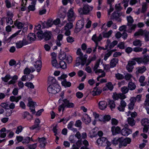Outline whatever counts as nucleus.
I'll return each instance as SVG.
<instances>
[{"label": "nucleus", "instance_id": "1", "mask_svg": "<svg viewBox=\"0 0 149 149\" xmlns=\"http://www.w3.org/2000/svg\"><path fill=\"white\" fill-rule=\"evenodd\" d=\"M76 54L79 57L77 58L76 60V66L80 64L83 65L85 64L86 65H88L90 63L91 61L94 60L95 59V56L92 58L91 61L89 59L86 60L87 58V55H85L83 56V54L82 52L81 49L80 48H79L77 49Z\"/></svg>", "mask_w": 149, "mask_h": 149}, {"label": "nucleus", "instance_id": "2", "mask_svg": "<svg viewBox=\"0 0 149 149\" xmlns=\"http://www.w3.org/2000/svg\"><path fill=\"white\" fill-rule=\"evenodd\" d=\"M101 59H98L96 62L95 66L93 68V70L95 73L97 74H99L100 73H101V75L99 76L97 78V81H99V79L100 78L104 77L105 75V72L102 69H98L97 68L99 67Z\"/></svg>", "mask_w": 149, "mask_h": 149}, {"label": "nucleus", "instance_id": "3", "mask_svg": "<svg viewBox=\"0 0 149 149\" xmlns=\"http://www.w3.org/2000/svg\"><path fill=\"white\" fill-rule=\"evenodd\" d=\"M93 115L95 118L98 119L99 121L105 123L109 121L111 119V117L109 115H99L96 112H93Z\"/></svg>", "mask_w": 149, "mask_h": 149}, {"label": "nucleus", "instance_id": "4", "mask_svg": "<svg viewBox=\"0 0 149 149\" xmlns=\"http://www.w3.org/2000/svg\"><path fill=\"white\" fill-rule=\"evenodd\" d=\"M60 87L59 84L49 85L47 88V91L49 93L56 94L60 91Z\"/></svg>", "mask_w": 149, "mask_h": 149}, {"label": "nucleus", "instance_id": "5", "mask_svg": "<svg viewBox=\"0 0 149 149\" xmlns=\"http://www.w3.org/2000/svg\"><path fill=\"white\" fill-rule=\"evenodd\" d=\"M120 139V142L118 145L119 148L126 146L127 144H130L132 141V139L129 137L124 139L123 137H121Z\"/></svg>", "mask_w": 149, "mask_h": 149}, {"label": "nucleus", "instance_id": "6", "mask_svg": "<svg viewBox=\"0 0 149 149\" xmlns=\"http://www.w3.org/2000/svg\"><path fill=\"white\" fill-rule=\"evenodd\" d=\"M58 102L59 103L63 102L64 106L68 108H73L74 106V103L70 102L67 99L64 98L62 96L60 98Z\"/></svg>", "mask_w": 149, "mask_h": 149}, {"label": "nucleus", "instance_id": "7", "mask_svg": "<svg viewBox=\"0 0 149 149\" xmlns=\"http://www.w3.org/2000/svg\"><path fill=\"white\" fill-rule=\"evenodd\" d=\"M67 19L70 22H73L76 17V15L74 13L73 8L69 9L67 13Z\"/></svg>", "mask_w": 149, "mask_h": 149}, {"label": "nucleus", "instance_id": "8", "mask_svg": "<svg viewBox=\"0 0 149 149\" xmlns=\"http://www.w3.org/2000/svg\"><path fill=\"white\" fill-rule=\"evenodd\" d=\"M93 9V7L90 6L88 5H86L84 6L83 9L81 8H79L78 9V12L81 14H86L92 10Z\"/></svg>", "mask_w": 149, "mask_h": 149}, {"label": "nucleus", "instance_id": "9", "mask_svg": "<svg viewBox=\"0 0 149 149\" xmlns=\"http://www.w3.org/2000/svg\"><path fill=\"white\" fill-rule=\"evenodd\" d=\"M127 126H128L127 125H125L124 127L121 130V134L123 136H127L132 132V130L127 128Z\"/></svg>", "mask_w": 149, "mask_h": 149}, {"label": "nucleus", "instance_id": "10", "mask_svg": "<svg viewBox=\"0 0 149 149\" xmlns=\"http://www.w3.org/2000/svg\"><path fill=\"white\" fill-rule=\"evenodd\" d=\"M111 131L113 135H116L121 132V129L118 126H113L111 128Z\"/></svg>", "mask_w": 149, "mask_h": 149}, {"label": "nucleus", "instance_id": "11", "mask_svg": "<svg viewBox=\"0 0 149 149\" xmlns=\"http://www.w3.org/2000/svg\"><path fill=\"white\" fill-rule=\"evenodd\" d=\"M136 64V62L134 60H132L128 62L126 66V68L129 72H131L132 71V69L134 68L133 65H135Z\"/></svg>", "mask_w": 149, "mask_h": 149}, {"label": "nucleus", "instance_id": "12", "mask_svg": "<svg viewBox=\"0 0 149 149\" xmlns=\"http://www.w3.org/2000/svg\"><path fill=\"white\" fill-rule=\"evenodd\" d=\"M37 105L36 103L32 101H29L28 106L29 107L31 112L32 113L34 114L35 113V107Z\"/></svg>", "mask_w": 149, "mask_h": 149}, {"label": "nucleus", "instance_id": "13", "mask_svg": "<svg viewBox=\"0 0 149 149\" xmlns=\"http://www.w3.org/2000/svg\"><path fill=\"white\" fill-rule=\"evenodd\" d=\"M33 65L36 68L37 71L39 72L41 70L42 68V62L40 60H38L33 63Z\"/></svg>", "mask_w": 149, "mask_h": 149}, {"label": "nucleus", "instance_id": "14", "mask_svg": "<svg viewBox=\"0 0 149 149\" xmlns=\"http://www.w3.org/2000/svg\"><path fill=\"white\" fill-rule=\"evenodd\" d=\"M107 104V102L104 100L100 101L98 103V107L101 110H104L106 109Z\"/></svg>", "mask_w": 149, "mask_h": 149}, {"label": "nucleus", "instance_id": "15", "mask_svg": "<svg viewBox=\"0 0 149 149\" xmlns=\"http://www.w3.org/2000/svg\"><path fill=\"white\" fill-rule=\"evenodd\" d=\"M130 102L128 104V109L129 110H133L134 107V104L136 102L135 97H131L130 99Z\"/></svg>", "mask_w": 149, "mask_h": 149}, {"label": "nucleus", "instance_id": "16", "mask_svg": "<svg viewBox=\"0 0 149 149\" xmlns=\"http://www.w3.org/2000/svg\"><path fill=\"white\" fill-rule=\"evenodd\" d=\"M118 43V42L116 41H114L112 42L111 43L110 40H108L107 41V45H106V49H108V47L110 49H111L113 48Z\"/></svg>", "mask_w": 149, "mask_h": 149}, {"label": "nucleus", "instance_id": "17", "mask_svg": "<svg viewBox=\"0 0 149 149\" xmlns=\"http://www.w3.org/2000/svg\"><path fill=\"white\" fill-rule=\"evenodd\" d=\"M106 138L104 137L98 139L96 141L97 145L99 146H103L105 145V141H106Z\"/></svg>", "mask_w": 149, "mask_h": 149}, {"label": "nucleus", "instance_id": "18", "mask_svg": "<svg viewBox=\"0 0 149 149\" xmlns=\"http://www.w3.org/2000/svg\"><path fill=\"white\" fill-rule=\"evenodd\" d=\"M127 103L124 100H121L120 102V105L118 107V109L120 111H123Z\"/></svg>", "mask_w": 149, "mask_h": 149}, {"label": "nucleus", "instance_id": "19", "mask_svg": "<svg viewBox=\"0 0 149 149\" xmlns=\"http://www.w3.org/2000/svg\"><path fill=\"white\" fill-rule=\"evenodd\" d=\"M48 82L49 85H56L59 84L56 79L54 77L49 76L48 78Z\"/></svg>", "mask_w": 149, "mask_h": 149}, {"label": "nucleus", "instance_id": "20", "mask_svg": "<svg viewBox=\"0 0 149 149\" xmlns=\"http://www.w3.org/2000/svg\"><path fill=\"white\" fill-rule=\"evenodd\" d=\"M22 116L24 119H26L27 120H31L32 118V116L27 111H25L22 114Z\"/></svg>", "mask_w": 149, "mask_h": 149}, {"label": "nucleus", "instance_id": "21", "mask_svg": "<svg viewBox=\"0 0 149 149\" xmlns=\"http://www.w3.org/2000/svg\"><path fill=\"white\" fill-rule=\"evenodd\" d=\"M35 70L34 68L32 67L30 68L26 67L24 70V74H28L34 72Z\"/></svg>", "mask_w": 149, "mask_h": 149}, {"label": "nucleus", "instance_id": "22", "mask_svg": "<svg viewBox=\"0 0 149 149\" xmlns=\"http://www.w3.org/2000/svg\"><path fill=\"white\" fill-rule=\"evenodd\" d=\"M84 122L87 124L89 123L91 121V118L87 114H85L82 119Z\"/></svg>", "mask_w": 149, "mask_h": 149}, {"label": "nucleus", "instance_id": "23", "mask_svg": "<svg viewBox=\"0 0 149 149\" xmlns=\"http://www.w3.org/2000/svg\"><path fill=\"white\" fill-rule=\"evenodd\" d=\"M92 40L96 44V45H97V42H98L102 40V37L100 35H99V36L97 37L96 35L95 34L92 36Z\"/></svg>", "mask_w": 149, "mask_h": 149}, {"label": "nucleus", "instance_id": "24", "mask_svg": "<svg viewBox=\"0 0 149 149\" xmlns=\"http://www.w3.org/2000/svg\"><path fill=\"white\" fill-rule=\"evenodd\" d=\"M84 22L83 20H79L77 22L76 24V27L79 30L82 28L84 26Z\"/></svg>", "mask_w": 149, "mask_h": 149}, {"label": "nucleus", "instance_id": "25", "mask_svg": "<svg viewBox=\"0 0 149 149\" xmlns=\"http://www.w3.org/2000/svg\"><path fill=\"white\" fill-rule=\"evenodd\" d=\"M102 92V90L100 88L95 89L91 92V93L93 96L100 95Z\"/></svg>", "mask_w": 149, "mask_h": 149}, {"label": "nucleus", "instance_id": "26", "mask_svg": "<svg viewBox=\"0 0 149 149\" xmlns=\"http://www.w3.org/2000/svg\"><path fill=\"white\" fill-rule=\"evenodd\" d=\"M21 98V96H19L17 97L14 96H12L10 97V100L11 102H15L17 103Z\"/></svg>", "mask_w": 149, "mask_h": 149}, {"label": "nucleus", "instance_id": "27", "mask_svg": "<svg viewBox=\"0 0 149 149\" xmlns=\"http://www.w3.org/2000/svg\"><path fill=\"white\" fill-rule=\"evenodd\" d=\"M39 142L40 143V147L44 148L45 145L46 139L45 138L42 137L41 138H39Z\"/></svg>", "mask_w": 149, "mask_h": 149}, {"label": "nucleus", "instance_id": "28", "mask_svg": "<svg viewBox=\"0 0 149 149\" xmlns=\"http://www.w3.org/2000/svg\"><path fill=\"white\" fill-rule=\"evenodd\" d=\"M63 36L61 34H59L57 36V40L56 44L58 46H60L61 45V41L62 40Z\"/></svg>", "mask_w": 149, "mask_h": 149}, {"label": "nucleus", "instance_id": "29", "mask_svg": "<svg viewBox=\"0 0 149 149\" xmlns=\"http://www.w3.org/2000/svg\"><path fill=\"white\" fill-rule=\"evenodd\" d=\"M136 72L138 73H143L146 70V67L144 66L138 67L136 68Z\"/></svg>", "mask_w": 149, "mask_h": 149}, {"label": "nucleus", "instance_id": "30", "mask_svg": "<svg viewBox=\"0 0 149 149\" xmlns=\"http://www.w3.org/2000/svg\"><path fill=\"white\" fill-rule=\"evenodd\" d=\"M40 120L39 119H36L35 120V125L30 127V129L31 130H34V129L38 127L39 126V125L40 123Z\"/></svg>", "mask_w": 149, "mask_h": 149}, {"label": "nucleus", "instance_id": "31", "mask_svg": "<svg viewBox=\"0 0 149 149\" xmlns=\"http://www.w3.org/2000/svg\"><path fill=\"white\" fill-rule=\"evenodd\" d=\"M141 125L143 126H149V120L147 118H144L141 120Z\"/></svg>", "mask_w": 149, "mask_h": 149}, {"label": "nucleus", "instance_id": "32", "mask_svg": "<svg viewBox=\"0 0 149 149\" xmlns=\"http://www.w3.org/2000/svg\"><path fill=\"white\" fill-rule=\"evenodd\" d=\"M147 33V31H143L142 30L140 29L138 31L136 32L134 34L135 36H143L144 33Z\"/></svg>", "mask_w": 149, "mask_h": 149}, {"label": "nucleus", "instance_id": "33", "mask_svg": "<svg viewBox=\"0 0 149 149\" xmlns=\"http://www.w3.org/2000/svg\"><path fill=\"white\" fill-rule=\"evenodd\" d=\"M44 34V39L46 40H48L49 39L51 36V33L49 31H46Z\"/></svg>", "mask_w": 149, "mask_h": 149}, {"label": "nucleus", "instance_id": "34", "mask_svg": "<svg viewBox=\"0 0 149 149\" xmlns=\"http://www.w3.org/2000/svg\"><path fill=\"white\" fill-rule=\"evenodd\" d=\"M36 1H32L31 5H30L28 7V9L29 10L33 11L35 10V5Z\"/></svg>", "mask_w": 149, "mask_h": 149}, {"label": "nucleus", "instance_id": "35", "mask_svg": "<svg viewBox=\"0 0 149 149\" xmlns=\"http://www.w3.org/2000/svg\"><path fill=\"white\" fill-rule=\"evenodd\" d=\"M147 8V5L145 2H143L141 4V13H144L145 12Z\"/></svg>", "mask_w": 149, "mask_h": 149}, {"label": "nucleus", "instance_id": "36", "mask_svg": "<svg viewBox=\"0 0 149 149\" xmlns=\"http://www.w3.org/2000/svg\"><path fill=\"white\" fill-rule=\"evenodd\" d=\"M127 122L128 124L131 126H133L135 125V121L133 118L129 117L127 118Z\"/></svg>", "mask_w": 149, "mask_h": 149}, {"label": "nucleus", "instance_id": "37", "mask_svg": "<svg viewBox=\"0 0 149 149\" xmlns=\"http://www.w3.org/2000/svg\"><path fill=\"white\" fill-rule=\"evenodd\" d=\"M118 60L117 58H113L112 59L110 63V65L111 68H113L116 66L118 63Z\"/></svg>", "mask_w": 149, "mask_h": 149}, {"label": "nucleus", "instance_id": "38", "mask_svg": "<svg viewBox=\"0 0 149 149\" xmlns=\"http://www.w3.org/2000/svg\"><path fill=\"white\" fill-rule=\"evenodd\" d=\"M67 77L68 75L67 74H65L64 73H62L60 76L58 77L57 79L58 81L62 82L63 81H64V80H65V79L67 78Z\"/></svg>", "mask_w": 149, "mask_h": 149}, {"label": "nucleus", "instance_id": "39", "mask_svg": "<svg viewBox=\"0 0 149 149\" xmlns=\"http://www.w3.org/2000/svg\"><path fill=\"white\" fill-rule=\"evenodd\" d=\"M128 89L130 90H133L135 89L136 87L135 84L132 82H129L128 84Z\"/></svg>", "mask_w": 149, "mask_h": 149}, {"label": "nucleus", "instance_id": "40", "mask_svg": "<svg viewBox=\"0 0 149 149\" xmlns=\"http://www.w3.org/2000/svg\"><path fill=\"white\" fill-rule=\"evenodd\" d=\"M28 39L31 41L35 40L36 39V37L35 34L33 33H30L28 36Z\"/></svg>", "mask_w": 149, "mask_h": 149}, {"label": "nucleus", "instance_id": "41", "mask_svg": "<svg viewBox=\"0 0 149 149\" xmlns=\"http://www.w3.org/2000/svg\"><path fill=\"white\" fill-rule=\"evenodd\" d=\"M6 129L5 127L2 128L0 130V137L4 138L6 136V134L5 132L6 131Z\"/></svg>", "mask_w": 149, "mask_h": 149}, {"label": "nucleus", "instance_id": "42", "mask_svg": "<svg viewBox=\"0 0 149 149\" xmlns=\"http://www.w3.org/2000/svg\"><path fill=\"white\" fill-rule=\"evenodd\" d=\"M51 64L53 67L56 68H58L59 67V64L57 62L56 59L54 60H51Z\"/></svg>", "mask_w": 149, "mask_h": 149}, {"label": "nucleus", "instance_id": "43", "mask_svg": "<svg viewBox=\"0 0 149 149\" xmlns=\"http://www.w3.org/2000/svg\"><path fill=\"white\" fill-rule=\"evenodd\" d=\"M133 44L136 46L141 47L142 45L141 41L139 40H136L133 42Z\"/></svg>", "mask_w": 149, "mask_h": 149}, {"label": "nucleus", "instance_id": "44", "mask_svg": "<svg viewBox=\"0 0 149 149\" xmlns=\"http://www.w3.org/2000/svg\"><path fill=\"white\" fill-rule=\"evenodd\" d=\"M62 85L65 87H69L71 85V83L70 82H68L66 79L64 80L61 82Z\"/></svg>", "mask_w": 149, "mask_h": 149}, {"label": "nucleus", "instance_id": "45", "mask_svg": "<svg viewBox=\"0 0 149 149\" xmlns=\"http://www.w3.org/2000/svg\"><path fill=\"white\" fill-rule=\"evenodd\" d=\"M24 44V40H23L22 41H19L16 43V47L17 48H21Z\"/></svg>", "mask_w": 149, "mask_h": 149}, {"label": "nucleus", "instance_id": "46", "mask_svg": "<svg viewBox=\"0 0 149 149\" xmlns=\"http://www.w3.org/2000/svg\"><path fill=\"white\" fill-rule=\"evenodd\" d=\"M15 25L17 26L18 29H21L24 25L22 23L18 21H16L14 23Z\"/></svg>", "mask_w": 149, "mask_h": 149}, {"label": "nucleus", "instance_id": "47", "mask_svg": "<svg viewBox=\"0 0 149 149\" xmlns=\"http://www.w3.org/2000/svg\"><path fill=\"white\" fill-rule=\"evenodd\" d=\"M37 36L39 40H41L43 38H44V33H43L42 31H41L38 32L37 33Z\"/></svg>", "mask_w": 149, "mask_h": 149}, {"label": "nucleus", "instance_id": "48", "mask_svg": "<svg viewBox=\"0 0 149 149\" xmlns=\"http://www.w3.org/2000/svg\"><path fill=\"white\" fill-rule=\"evenodd\" d=\"M18 76L16 75H15L12 78V79L9 82L10 84H13L16 82V80L18 79Z\"/></svg>", "mask_w": 149, "mask_h": 149}, {"label": "nucleus", "instance_id": "49", "mask_svg": "<svg viewBox=\"0 0 149 149\" xmlns=\"http://www.w3.org/2000/svg\"><path fill=\"white\" fill-rule=\"evenodd\" d=\"M120 138H115L112 141V143L115 145H116L120 143Z\"/></svg>", "mask_w": 149, "mask_h": 149}, {"label": "nucleus", "instance_id": "50", "mask_svg": "<svg viewBox=\"0 0 149 149\" xmlns=\"http://www.w3.org/2000/svg\"><path fill=\"white\" fill-rule=\"evenodd\" d=\"M60 67L63 69H65L67 68V65L66 63L63 61H61L59 63Z\"/></svg>", "mask_w": 149, "mask_h": 149}, {"label": "nucleus", "instance_id": "51", "mask_svg": "<svg viewBox=\"0 0 149 149\" xmlns=\"http://www.w3.org/2000/svg\"><path fill=\"white\" fill-rule=\"evenodd\" d=\"M129 29L127 30V32L129 33H131L133 30H134L136 28V25L135 24L132 25H129Z\"/></svg>", "mask_w": 149, "mask_h": 149}, {"label": "nucleus", "instance_id": "52", "mask_svg": "<svg viewBox=\"0 0 149 149\" xmlns=\"http://www.w3.org/2000/svg\"><path fill=\"white\" fill-rule=\"evenodd\" d=\"M108 105L111 109L114 108L116 106L114 101L112 100L109 101Z\"/></svg>", "mask_w": 149, "mask_h": 149}, {"label": "nucleus", "instance_id": "53", "mask_svg": "<svg viewBox=\"0 0 149 149\" xmlns=\"http://www.w3.org/2000/svg\"><path fill=\"white\" fill-rule=\"evenodd\" d=\"M66 55L64 52H61L59 55V58L61 60H64L66 57Z\"/></svg>", "mask_w": 149, "mask_h": 149}, {"label": "nucleus", "instance_id": "54", "mask_svg": "<svg viewBox=\"0 0 149 149\" xmlns=\"http://www.w3.org/2000/svg\"><path fill=\"white\" fill-rule=\"evenodd\" d=\"M66 60L67 62L68 63H71L73 60V58L72 56L70 55H68L66 56Z\"/></svg>", "mask_w": 149, "mask_h": 149}, {"label": "nucleus", "instance_id": "55", "mask_svg": "<svg viewBox=\"0 0 149 149\" xmlns=\"http://www.w3.org/2000/svg\"><path fill=\"white\" fill-rule=\"evenodd\" d=\"M115 51V49H113L108 52L106 54L104 57V59L105 61L107 60L108 58L111 55L112 52H114Z\"/></svg>", "mask_w": 149, "mask_h": 149}, {"label": "nucleus", "instance_id": "56", "mask_svg": "<svg viewBox=\"0 0 149 149\" xmlns=\"http://www.w3.org/2000/svg\"><path fill=\"white\" fill-rule=\"evenodd\" d=\"M72 23L70 22L67 23L65 26V29H68L70 30L73 27Z\"/></svg>", "mask_w": 149, "mask_h": 149}, {"label": "nucleus", "instance_id": "57", "mask_svg": "<svg viewBox=\"0 0 149 149\" xmlns=\"http://www.w3.org/2000/svg\"><path fill=\"white\" fill-rule=\"evenodd\" d=\"M24 85L29 88L33 89L34 88V85L31 82H26L25 84Z\"/></svg>", "mask_w": 149, "mask_h": 149}, {"label": "nucleus", "instance_id": "58", "mask_svg": "<svg viewBox=\"0 0 149 149\" xmlns=\"http://www.w3.org/2000/svg\"><path fill=\"white\" fill-rule=\"evenodd\" d=\"M46 27H50L54 24L53 20L52 19H49L46 23Z\"/></svg>", "mask_w": 149, "mask_h": 149}, {"label": "nucleus", "instance_id": "59", "mask_svg": "<svg viewBox=\"0 0 149 149\" xmlns=\"http://www.w3.org/2000/svg\"><path fill=\"white\" fill-rule=\"evenodd\" d=\"M143 63L144 64H146L149 62V56H144L143 58Z\"/></svg>", "mask_w": 149, "mask_h": 149}, {"label": "nucleus", "instance_id": "60", "mask_svg": "<svg viewBox=\"0 0 149 149\" xmlns=\"http://www.w3.org/2000/svg\"><path fill=\"white\" fill-rule=\"evenodd\" d=\"M11 78L9 74L6 75L5 77H2V80L5 82L8 81Z\"/></svg>", "mask_w": 149, "mask_h": 149}, {"label": "nucleus", "instance_id": "61", "mask_svg": "<svg viewBox=\"0 0 149 149\" xmlns=\"http://www.w3.org/2000/svg\"><path fill=\"white\" fill-rule=\"evenodd\" d=\"M106 86L110 90H112L113 88V86L111 82H109L107 83Z\"/></svg>", "mask_w": 149, "mask_h": 149}, {"label": "nucleus", "instance_id": "62", "mask_svg": "<svg viewBox=\"0 0 149 149\" xmlns=\"http://www.w3.org/2000/svg\"><path fill=\"white\" fill-rule=\"evenodd\" d=\"M132 60H135V62L136 61L139 64L143 63V58H136Z\"/></svg>", "mask_w": 149, "mask_h": 149}, {"label": "nucleus", "instance_id": "63", "mask_svg": "<svg viewBox=\"0 0 149 149\" xmlns=\"http://www.w3.org/2000/svg\"><path fill=\"white\" fill-rule=\"evenodd\" d=\"M129 89L126 87H123L121 88V91L124 94H125L128 93Z\"/></svg>", "mask_w": 149, "mask_h": 149}, {"label": "nucleus", "instance_id": "64", "mask_svg": "<svg viewBox=\"0 0 149 149\" xmlns=\"http://www.w3.org/2000/svg\"><path fill=\"white\" fill-rule=\"evenodd\" d=\"M31 139L29 137H26L23 138L22 143H28L30 141Z\"/></svg>", "mask_w": 149, "mask_h": 149}]
</instances>
